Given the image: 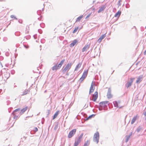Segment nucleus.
<instances>
[{
  "mask_svg": "<svg viewBox=\"0 0 146 146\" xmlns=\"http://www.w3.org/2000/svg\"><path fill=\"white\" fill-rule=\"evenodd\" d=\"M72 65L71 63L68 64L65 66L62 69V72L63 73H65L66 71H68L70 69Z\"/></svg>",
  "mask_w": 146,
  "mask_h": 146,
  "instance_id": "obj_1",
  "label": "nucleus"
},
{
  "mask_svg": "<svg viewBox=\"0 0 146 146\" xmlns=\"http://www.w3.org/2000/svg\"><path fill=\"white\" fill-rule=\"evenodd\" d=\"M99 134L98 132H97L94 134L93 140L94 142H96V143L97 144L99 142Z\"/></svg>",
  "mask_w": 146,
  "mask_h": 146,
  "instance_id": "obj_2",
  "label": "nucleus"
},
{
  "mask_svg": "<svg viewBox=\"0 0 146 146\" xmlns=\"http://www.w3.org/2000/svg\"><path fill=\"white\" fill-rule=\"evenodd\" d=\"M109 102L108 101H104L100 102L99 103V106L103 108V109H105L107 107L106 104H109Z\"/></svg>",
  "mask_w": 146,
  "mask_h": 146,
  "instance_id": "obj_3",
  "label": "nucleus"
},
{
  "mask_svg": "<svg viewBox=\"0 0 146 146\" xmlns=\"http://www.w3.org/2000/svg\"><path fill=\"white\" fill-rule=\"evenodd\" d=\"M76 131V129H74L71 130L69 132L68 135V138H71L75 133Z\"/></svg>",
  "mask_w": 146,
  "mask_h": 146,
  "instance_id": "obj_4",
  "label": "nucleus"
},
{
  "mask_svg": "<svg viewBox=\"0 0 146 146\" xmlns=\"http://www.w3.org/2000/svg\"><path fill=\"white\" fill-rule=\"evenodd\" d=\"M88 73L87 71H85L83 72L81 78L80 79V81H82L86 77Z\"/></svg>",
  "mask_w": 146,
  "mask_h": 146,
  "instance_id": "obj_5",
  "label": "nucleus"
},
{
  "mask_svg": "<svg viewBox=\"0 0 146 146\" xmlns=\"http://www.w3.org/2000/svg\"><path fill=\"white\" fill-rule=\"evenodd\" d=\"M98 92H96L93 95V99L92 100L94 102H95L98 98Z\"/></svg>",
  "mask_w": 146,
  "mask_h": 146,
  "instance_id": "obj_6",
  "label": "nucleus"
},
{
  "mask_svg": "<svg viewBox=\"0 0 146 146\" xmlns=\"http://www.w3.org/2000/svg\"><path fill=\"white\" fill-rule=\"evenodd\" d=\"M94 84L93 82H92L91 86L90 89L89 94H90L94 90Z\"/></svg>",
  "mask_w": 146,
  "mask_h": 146,
  "instance_id": "obj_7",
  "label": "nucleus"
},
{
  "mask_svg": "<svg viewBox=\"0 0 146 146\" xmlns=\"http://www.w3.org/2000/svg\"><path fill=\"white\" fill-rule=\"evenodd\" d=\"M107 96L108 99L111 98L112 97V95L111 94V90L110 88L108 90Z\"/></svg>",
  "mask_w": 146,
  "mask_h": 146,
  "instance_id": "obj_8",
  "label": "nucleus"
},
{
  "mask_svg": "<svg viewBox=\"0 0 146 146\" xmlns=\"http://www.w3.org/2000/svg\"><path fill=\"white\" fill-rule=\"evenodd\" d=\"M142 75H140L139 76L137 79V80L136 81V83L137 84H139L140 83L142 80Z\"/></svg>",
  "mask_w": 146,
  "mask_h": 146,
  "instance_id": "obj_9",
  "label": "nucleus"
},
{
  "mask_svg": "<svg viewBox=\"0 0 146 146\" xmlns=\"http://www.w3.org/2000/svg\"><path fill=\"white\" fill-rule=\"evenodd\" d=\"M90 47L89 45H85L82 48V52H84L85 51H86L88 50Z\"/></svg>",
  "mask_w": 146,
  "mask_h": 146,
  "instance_id": "obj_10",
  "label": "nucleus"
},
{
  "mask_svg": "<svg viewBox=\"0 0 146 146\" xmlns=\"http://www.w3.org/2000/svg\"><path fill=\"white\" fill-rule=\"evenodd\" d=\"M138 118L137 115L135 116H134L133 118H132L131 122V124H133L134 123L135 121Z\"/></svg>",
  "mask_w": 146,
  "mask_h": 146,
  "instance_id": "obj_11",
  "label": "nucleus"
},
{
  "mask_svg": "<svg viewBox=\"0 0 146 146\" xmlns=\"http://www.w3.org/2000/svg\"><path fill=\"white\" fill-rule=\"evenodd\" d=\"M77 42L78 41L76 39L74 40L70 44V46L72 47L74 46Z\"/></svg>",
  "mask_w": 146,
  "mask_h": 146,
  "instance_id": "obj_12",
  "label": "nucleus"
},
{
  "mask_svg": "<svg viewBox=\"0 0 146 146\" xmlns=\"http://www.w3.org/2000/svg\"><path fill=\"white\" fill-rule=\"evenodd\" d=\"M106 7L105 5H103L102 6L101 8L99 9L98 11V13H100L102 11L104 10L106 8Z\"/></svg>",
  "mask_w": 146,
  "mask_h": 146,
  "instance_id": "obj_13",
  "label": "nucleus"
},
{
  "mask_svg": "<svg viewBox=\"0 0 146 146\" xmlns=\"http://www.w3.org/2000/svg\"><path fill=\"white\" fill-rule=\"evenodd\" d=\"M27 107H26L22 110H21V111L20 112V114L21 115L22 114L27 110Z\"/></svg>",
  "mask_w": 146,
  "mask_h": 146,
  "instance_id": "obj_14",
  "label": "nucleus"
},
{
  "mask_svg": "<svg viewBox=\"0 0 146 146\" xmlns=\"http://www.w3.org/2000/svg\"><path fill=\"white\" fill-rule=\"evenodd\" d=\"M10 74L9 73L7 72H4V76L6 79H7L10 77Z\"/></svg>",
  "mask_w": 146,
  "mask_h": 146,
  "instance_id": "obj_15",
  "label": "nucleus"
},
{
  "mask_svg": "<svg viewBox=\"0 0 146 146\" xmlns=\"http://www.w3.org/2000/svg\"><path fill=\"white\" fill-rule=\"evenodd\" d=\"M81 141V140H79L77 139V140H75L74 144V146H77L80 143Z\"/></svg>",
  "mask_w": 146,
  "mask_h": 146,
  "instance_id": "obj_16",
  "label": "nucleus"
},
{
  "mask_svg": "<svg viewBox=\"0 0 146 146\" xmlns=\"http://www.w3.org/2000/svg\"><path fill=\"white\" fill-rule=\"evenodd\" d=\"M121 11H119L116 13H115L114 15V17H117L118 18L120 16L121 14Z\"/></svg>",
  "mask_w": 146,
  "mask_h": 146,
  "instance_id": "obj_17",
  "label": "nucleus"
},
{
  "mask_svg": "<svg viewBox=\"0 0 146 146\" xmlns=\"http://www.w3.org/2000/svg\"><path fill=\"white\" fill-rule=\"evenodd\" d=\"M81 65V64L79 63L77 65V66H76V67L75 68V69L74 70L75 71H77L78 69L80 67Z\"/></svg>",
  "mask_w": 146,
  "mask_h": 146,
  "instance_id": "obj_18",
  "label": "nucleus"
},
{
  "mask_svg": "<svg viewBox=\"0 0 146 146\" xmlns=\"http://www.w3.org/2000/svg\"><path fill=\"white\" fill-rule=\"evenodd\" d=\"M65 61V59H63L61 60V61L60 62V63L58 65V67L59 68H60L62 65L64 63V62Z\"/></svg>",
  "mask_w": 146,
  "mask_h": 146,
  "instance_id": "obj_19",
  "label": "nucleus"
},
{
  "mask_svg": "<svg viewBox=\"0 0 146 146\" xmlns=\"http://www.w3.org/2000/svg\"><path fill=\"white\" fill-rule=\"evenodd\" d=\"M60 111H58L56 112L54 114V115L53 116V119H54L56 118L57 117V115L59 113Z\"/></svg>",
  "mask_w": 146,
  "mask_h": 146,
  "instance_id": "obj_20",
  "label": "nucleus"
},
{
  "mask_svg": "<svg viewBox=\"0 0 146 146\" xmlns=\"http://www.w3.org/2000/svg\"><path fill=\"white\" fill-rule=\"evenodd\" d=\"M132 84L129 82H128L127 83L125 84L126 87L128 88L131 86Z\"/></svg>",
  "mask_w": 146,
  "mask_h": 146,
  "instance_id": "obj_21",
  "label": "nucleus"
},
{
  "mask_svg": "<svg viewBox=\"0 0 146 146\" xmlns=\"http://www.w3.org/2000/svg\"><path fill=\"white\" fill-rule=\"evenodd\" d=\"M59 68L58 67V66H57L56 65H55L52 67V70H56Z\"/></svg>",
  "mask_w": 146,
  "mask_h": 146,
  "instance_id": "obj_22",
  "label": "nucleus"
},
{
  "mask_svg": "<svg viewBox=\"0 0 146 146\" xmlns=\"http://www.w3.org/2000/svg\"><path fill=\"white\" fill-rule=\"evenodd\" d=\"M95 115L94 114H92L90 116H89L86 119V120H87L90 119L92 118L93 117H94Z\"/></svg>",
  "mask_w": 146,
  "mask_h": 146,
  "instance_id": "obj_23",
  "label": "nucleus"
},
{
  "mask_svg": "<svg viewBox=\"0 0 146 146\" xmlns=\"http://www.w3.org/2000/svg\"><path fill=\"white\" fill-rule=\"evenodd\" d=\"M113 103L114 105V106L115 107H116L117 108H118V104L117 102L116 101H115L113 102Z\"/></svg>",
  "mask_w": 146,
  "mask_h": 146,
  "instance_id": "obj_24",
  "label": "nucleus"
},
{
  "mask_svg": "<svg viewBox=\"0 0 146 146\" xmlns=\"http://www.w3.org/2000/svg\"><path fill=\"white\" fill-rule=\"evenodd\" d=\"M20 110V108H18L17 109L13 111V112L12 113V114L13 115H14L15 114V112H17L19 111Z\"/></svg>",
  "mask_w": 146,
  "mask_h": 146,
  "instance_id": "obj_25",
  "label": "nucleus"
},
{
  "mask_svg": "<svg viewBox=\"0 0 146 146\" xmlns=\"http://www.w3.org/2000/svg\"><path fill=\"white\" fill-rule=\"evenodd\" d=\"M83 16L82 15L78 17L76 19V21H79L80 20L82 19V18Z\"/></svg>",
  "mask_w": 146,
  "mask_h": 146,
  "instance_id": "obj_26",
  "label": "nucleus"
},
{
  "mask_svg": "<svg viewBox=\"0 0 146 146\" xmlns=\"http://www.w3.org/2000/svg\"><path fill=\"white\" fill-rule=\"evenodd\" d=\"M89 142L88 141H87L84 143V144L83 146H88L89 144Z\"/></svg>",
  "mask_w": 146,
  "mask_h": 146,
  "instance_id": "obj_27",
  "label": "nucleus"
},
{
  "mask_svg": "<svg viewBox=\"0 0 146 146\" xmlns=\"http://www.w3.org/2000/svg\"><path fill=\"white\" fill-rule=\"evenodd\" d=\"M130 137L129 136L127 135H126V136L125 137V138H126V139H125V142H127L128 141L130 138Z\"/></svg>",
  "mask_w": 146,
  "mask_h": 146,
  "instance_id": "obj_28",
  "label": "nucleus"
},
{
  "mask_svg": "<svg viewBox=\"0 0 146 146\" xmlns=\"http://www.w3.org/2000/svg\"><path fill=\"white\" fill-rule=\"evenodd\" d=\"M142 129L141 127L140 126H139L138 127L137 129L136 130V131L137 132H139Z\"/></svg>",
  "mask_w": 146,
  "mask_h": 146,
  "instance_id": "obj_29",
  "label": "nucleus"
},
{
  "mask_svg": "<svg viewBox=\"0 0 146 146\" xmlns=\"http://www.w3.org/2000/svg\"><path fill=\"white\" fill-rule=\"evenodd\" d=\"M83 133H82L80 135L79 137L78 138V139L79 140H81V139H82L83 136Z\"/></svg>",
  "mask_w": 146,
  "mask_h": 146,
  "instance_id": "obj_30",
  "label": "nucleus"
},
{
  "mask_svg": "<svg viewBox=\"0 0 146 146\" xmlns=\"http://www.w3.org/2000/svg\"><path fill=\"white\" fill-rule=\"evenodd\" d=\"M28 92V90H26L24 92H23V94L22 95H26V94Z\"/></svg>",
  "mask_w": 146,
  "mask_h": 146,
  "instance_id": "obj_31",
  "label": "nucleus"
},
{
  "mask_svg": "<svg viewBox=\"0 0 146 146\" xmlns=\"http://www.w3.org/2000/svg\"><path fill=\"white\" fill-rule=\"evenodd\" d=\"M106 36V34H104L101 36L100 38L101 40H102Z\"/></svg>",
  "mask_w": 146,
  "mask_h": 146,
  "instance_id": "obj_32",
  "label": "nucleus"
},
{
  "mask_svg": "<svg viewBox=\"0 0 146 146\" xmlns=\"http://www.w3.org/2000/svg\"><path fill=\"white\" fill-rule=\"evenodd\" d=\"M15 34L16 36H18L20 35V33L19 32H17L15 33Z\"/></svg>",
  "mask_w": 146,
  "mask_h": 146,
  "instance_id": "obj_33",
  "label": "nucleus"
},
{
  "mask_svg": "<svg viewBox=\"0 0 146 146\" xmlns=\"http://www.w3.org/2000/svg\"><path fill=\"white\" fill-rule=\"evenodd\" d=\"M46 113L47 115V117H48V116L50 114V110H47L46 111Z\"/></svg>",
  "mask_w": 146,
  "mask_h": 146,
  "instance_id": "obj_34",
  "label": "nucleus"
},
{
  "mask_svg": "<svg viewBox=\"0 0 146 146\" xmlns=\"http://www.w3.org/2000/svg\"><path fill=\"white\" fill-rule=\"evenodd\" d=\"M122 2V0H119L117 3V5L118 6H120L121 5V2Z\"/></svg>",
  "mask_w": 146,
  "mask_h": 146,
  "instance_id": "obj_35",
  "label": "nucleus"
},
{
  "mask_svg": "<svg viewBox=\"0 0 146 146\" xmlns=\"http://www.w3.org/2000/svg\"><path fill=\"white\" fill-rule=\"evenodd\" d=\"M33 131L35 133L38 131V129L36 127H35L33 128Z\"/></svg>",
  "mask_w": 146,
  "mask_h": 146,
  "instance_id": "obj_36",
  "label": "nucleus"
},
{
  "mask_svg": "<svg viewBox=\"0 0 146 146\" xmlns=\"http://www.w3.org/2000/svg\"><path fill=\"white\" fill-rule=\"evenodd\" d=\"M78 29V27L76 28L74 30V31H73V32H72L73 33H75L77 31Z\"/></svg>",
  "mask_w": 146,
  "mask_h": 146,
  "instance_id": "obj_37",
  "label": "nucleus"
},
{
  "mask_svg": "<svg viewBox=\"0 0 146 146\" xmlns=\"http://www.w3.org/2000/svg\"><path fill=\"white\" fill-rule=\"evenodd\" d=\"M37 13L39 15H40L41 13V11L40 10H39L37 11Z\"/></svg>",
  "mask_w": 146,
  "mask_h": 146,
  "instance_id": "obj_38",
  "label": "nucleus"
},
{
  "mask_svg": "<svg viewBox=\"0 0 146 146\" xmlns=\"http://www.w3.org/2000/svg\"><path fill=\"white\" fill-rule=\"evenodd\" d=\"M11 17L12 18H14L16 20H17V18H16L15 16L14 15H12L11 16Z\"/></svg>",
  "mask_w": 146,
  "mask_h": 146,
  "instance_id": "obj_39",
  "label": "nucleus"
},
{
  "mask_svg": "<svg viewBox=\"0 0 146 146\" xmlns=\"http://www.w3.org/2000/svg\"><path fill=\"white\" fill-rule=\"evenodd\" d=\"M44 121V118H42L41 120V123L42 124H43Z\"/></svg>",
  "mask_w": 146,
  "mask_h": 146,
  "instance_id": "obj_40",
  "label": "nucleus"
},
{
  "mask_svg": "<svg viewBox=\"0 0 146 146\" xmlns=\"http://www.w3.org/2000/svg\"><path fill=\"white\" fill-rule=\"evenodd\" d=\"M135 79V78H131V79L130 81L129 82H130L132 84V82H133V81Z\"/></svg>",
  "mask_w": 146,
  "mask_h": 146,
  "instance_id": "obj_41",
  "label": "nucleus"
},
{
  "mask_svg": "<svg viewBox=\"0 0 146 146\" xmlns=\"http://www.w3.org/2000/svg\"><path fill=\"white\" fill-rule=\"evenodd\" d=\"M45 39H42L41 40V42L42 43H44V42H45Z\"/></svg>",
  "mask_w": 146,
  "mask_h": 146,
  "instance_id": "obj_42",
  "label": "nucleus"
},
{
  "mask_svg": "<svg viewBox=\"0 0 146 146\" xmlns=\"http://www.w3.org/2000/svg\"><path fill=\"white\" fill-rule=\"evenodd\" d=\"M125 7L127 8H128L129 7V4L127 3L125 5Z\"/></svg>",
  "mask_w": 146,
  "mask_h": 146,
  "instance_id": "obj_43",
  "label": "nucleus"
},
{
  "mask_svg": "<svg viewBox=\"0 0 146 146\" xmlns=\"http://www.w3.org/2000/svg\"><path fill=\"white\" fill-rule=\"evenodd\" d=\"M14 115V116L13 117V118L14 119H17L18 117V116H17L15 115Z\"/></svg>",
  "mask_w": 146,
  "mask_h": 146,
  "instance_id": "obj_44",
  "label": "nucleus"
},
{
  "mask_svg": "<svg viewBox=\"0 0 146 146\" xmlns=\"http://www.w3.org/2000/svg\"><path fill=\"white\" fill-rule=\"evenodd\" d=\"M24 47L26 49L28 48L29 47V46L28 45H24Z\"/></svg>",
  "mask_w": 146,
  "mask_h": 146,
  "instance_id": "obj_45",
  "label": "nucleus"
},
{
  "mask_svg": "<svg viewBox=\"0 0 146 146\" xmlns=\"http://www.w3.org/2000/svg\"><path fill=\"white\" fill-rule=\"evenodd\" d=\"M103 108H102V107H100V106H99V107L98 108L99 110H100V111L102 110Z\"/></svg>",
  "mask_w": 146,
  "mask_h": 146,
  "instance_id": "obj_46",
  "label": "nucleus"
},
{
  "mask_svg": "<svg viewBox=\"0 0 146 146\" xmlns=\"http://www.w3.org/2000/svg\"><path fill=\"white\" fill-rule=\"evenodd\" d=\"M91 13H90L86 17V19H87L91 15Z\"/></svg>",
  "mask_w": 146,
  "mask_h": 146,
  "instance_id": "obj_47",
  "label": "nucleus"
},
{
  "mask_svg": "<svg viewBox=\"0 0 146 146\" xmlns=\"http://www.w3.org/2000/svg\"><path fill=\"white\" fill-rule=\"evenodd\" d=\"M40 25L41 27L43 28L44 26V24L43 23L41 24H40Z\"/></svg>",
  "mask_w": 146,
  "mask_h": 146,
  "instance_id": "obj_48",
  "label": "nucleus"
},
{
  "mask_svg": "<svg viewBox=\"0 0 146 146\" xmlns=\"http://www.w3.org/2000/svg\"><path fill=\"white\" fill-rule=\"evenodd\" d=\"M38 31L39 32V33H40V34H41L42 33V31L40 30V29H38Z\"/></svg>",
  "mask_w": 146,
  "mask_h": 146,
  "instance_id": "obj_49",
  "label": "nucleus"
},
{
  "mask_svg": "<svg viewBox=\"0 0 146 146\" xmlns=\"http://www.w3.org/2000/svg\"><path fill=\"white\" fill-rule=\"evenodd\" d=\"M102 40H101V39H100V38H99L98 39V42H101V41Z\"/></svg>",
  "mask_w": 146,
  "mask_h": 146,
  "instance_id": "obj_50",
  "label": "nucleus"
},
{
  "mask_svg": "<svg viewBox=\"0 0 146 146\" xmlns=\"http://www.w3.org/2000/svg\"><path fill=\"white\" fill-rule=\"evenodd\" d=\"M133 133H132V132H131L128 135H127L128 136H129L130 137V136L132 135Z\"/></svg>",
  "mask_w": 146,
  "mask_h": 146,
  "instance_id": "obj_51",
  "label": "nucleus"
},
{
  "mask_svg": "<svg viewBox=\"0 0 146 146\" xmlns=\"http://www.w3.org/2000/svg\"><path fill=\"white\" fill-rule=\"evenodd\" d=\"M30 36H27L25 37V38L26 39H29V38H30Z\"/></svg>",
  "mask_w": 146,
  "mask_h": 146,
  "instance_id": "obj_52",
  "label": "nucleus"
},
{
  "mask_svg": "<svg viewBox=\"0 0 146 146\" xmlns=\"http://www.w3.org/2000/svg\"><path fill=\"white\" fill-rule=\"evenodd\" d=\"M18 22L19 23H22V20H19L18 21Z\"/></svg>",
  "mask_w": 146,
  "mask_h": 146,
  "instance_id": "obj_53",
  "label": "nucleus"
},
{
  "mask_svg": "<svg viewBox=\"0 0 146 146\" xmlns=\"http://www.w3.org/2000/svg\"><path fill=\"white\" fill-rule=\"evenodd\" d=\"M15 72L14 70H12L11 71V73L12 74H13Z\"/></svg>",
  "mask_w": 146,
  "mask_h": 146,
  "instance_id": "obj_54",
  "label": "nucleus"
},
{
  "mask_svg": "<svg viewBox=\"0 0 146 146\" xmlns=\"http://www.w3.org/2000/svg\"><path fill=\"white\" fill-rule=\"evenodd\" d=\"M36 35H34V36H33V37H34V38H35V39H36Z\"/></svg>",
  "mask_w": 146,
  "mask_h": 146,
  "instance_id": "obj_55",
  "label": "nucleus"
},
{
  "mask_svg": "<svg viewBox=\"0 0 146 146\" xmlns=\"http://www.w3.org/2000/svg\"><path fill=\"white\" fill-rule=\"evenodd\" d=\"M143 114L145 117H146V111Z\"/></svg>",
  "mask_w": 146,
  "mask_h": 146,
  "instance_id": "obj_56",
  "label": "nucleus"
},
{
  "mask_svg": "<svg viewBox=\"0 0 146 146\" xmlns=\"http://www.w3.org/2000/svg\"><path fill=\"white\" fill-rule=\"evenodd\" d=\"M2 71L1 70L0 71V76L2 74Z\"/></svg>",
  "mask_w": 146,
  "mask_h": 146,
  "instance_id": "obj_57",
  "label": "nucleus"
},
{
  "mask_svg": "<svg viewBox=\"0 0 146 146\" xmlns=\"http://www.w3.org/2000/svg\"><path fill=\"white\" fill-rule=\"evenodd\" d=\"M144 54H146V50L144 52Z\"/></svg>",
  "mask_w": 146,
  "mask_h": 146,
  "instance_id": "obj_58",
  "label": "nucleus"
},
{
  "mask_svg": "<svg viewBox=\"0 0 146 146\" xmlns=\"http://www.w3.org/2000/svg\"><path fill=\"white\" fill-rule=\"evenodd\" d=\"M23 139H26V137H25V136H24V137H23Z\"/></svg>",
  "mask_w": 146,
  "mask_h": 146,
  "instance_id": "obj_59",
  "label": "nucleus"
},
{
  "mask_svg": "<svg viewBox=\"0 0 146 146\" xmlns=\"http://www.w3.org/2000/svg\"><path fill=\"white\" fill-rule=\"evenodd\" d=\"M2 91V89H0V94H1V92Z\"/></svg>",
  "mask_w": 146,
  "mask_h": 146,
  "instance_id": "obj_60",
  "label": "nucleus"
},
{
  "mask_svg": "<svg viewBox=\"0 0 146 146\" xmlns=\"http://www.w3.org/2000/svg\"><path fill=\"white\" fill-rule=\"evenodd\" d=\"M5 65L6 67H7L8 66V64H5Z\"/></svg>",
  "mask_w": 146,
  "mask_h": 146,
  "instance_id": "obj_61",
  "label": "nucleus"
},
{
  "mask_svg": "<svg viewBox=\"0 0 146 146\" xmlns=\"http://www.w3.org/2000/svg\"><path fill=\"white\" fill-rule=\"evenodd\" d=\"M90 106H91V107H92V106H91V104H90Z\"/></svg>",
  "mask_w": 146,
  "mask_h": 146,
  "instance_id": "obj_62",
  "label": "nucleus"
},
{
  "mask_svg": "<svg viewBox=\"0 0 146 146\" xmlns=\"http://www.w3.org/2000/svg\"><path fill=\"white\" fill-rule=\"evenodd\" d=\"M44 10V8H43V9H42V11H43V10Z\"/></svg>",
  "mask_w": 146,
  "mask_h": 146,
  "instance_id": "obj_63",
  "label": "nucleus"
},
{
  "mask_svg": "<svg viewBox=\"0 0 146 146\" xmlns=\"http://www.w3.org/2000/svg\"><path fill=\"white\" fill-rule=\"evenodd\" d=\"M95 1H93V3H94V2H95Z\"/></svg>",
  "mask_w": 146,
  "mask_h": 146,
  "instance_id": "obj_64",
  "label": "nucleus"
}]
</instances>
